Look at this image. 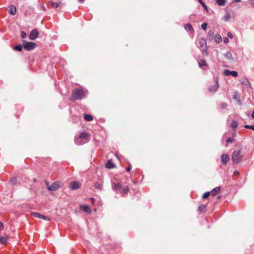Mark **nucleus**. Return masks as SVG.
<instances>
[{
	"label": "nucleus",
	"instance_id": "f257e3e1",
	"mask_svg": "<svg viewBox=\"0 0 254 254\" xmlns=\"http://www.w3.org/2000/svg\"><path fill=\"white\" fill-rule=\"evenodd\" d=\"M89 135L87 132H81L78 136L75 137L74 141L76 144L81 145L88 141Z\"/></svg>",
	"mask_w": 254,
	"mask_h": 254
},
{
	"label": "nucleus",
	"instance_id": "f03ea898",
	"mask_svg": "<svg viewBox=\"0 0 254 254\" xmlns=\"http://www.w3.org/2000/svg\"><path fill=\"white\" fill-rule=\"evenodd\" d=\"M88 94L87 90H83L79 88H75L72 92V97L74 100H81L85 98Z\"/></svg>",
	"mask_w": 254,
	"mask_h": 254
},
{
	"label": "nucleus",
	"instance_id": "7ed1b4c3",
	"mask_svg": "<svg viewBox=\"0 0 254 254\" xmlns=\"http://www.w3.org/2000/svg\"><path fill=\"white\" fill-rule=\"evenodd\" d=\"M196 44L197 47L199 48L202 52V54L204 55L207 56V46L206 39L203 38H199L197 40Z\"/></svg>",
	"mask_w": 254,
	"mask_h": 254
},
{
	"label": "nucleus",
	"instance_id": "20e7f679",
	"mask_svg": "<svg viewBox=\"0 0 254 254\" xmlns=\"http://www.w3.org/2000/svg\"><path fill=\"white\" fill-rule=\"evenodd\" d=\"M243 158V154L240 150L234 151L232 154V160L234 164L239 163Z\"/></svg>",
	"mask_w": 254,
	"mask_h": 254
},
{
	"label": "nucleus",
	"instance_id": "39448f33",
	"mask_svg": "<svg viewBox=\"0 0 254 254\" xmlns=\"http://www.w3.org/2000/svg\"><path fill=\"white\" fill-rule=\"evenodd\" d=\"M23 47L27 51H31L33 50L36 47L37 44L32 42H27L25 40L22 41Z\"/></svg>",
	"mask_w": 254,
	"mask_h": 254
},
{
	"label": "nucleus",
	"instance_id": "423d86ee",
	"mask_svg": "<svg viewBox=\"0 0 254 254\" xmlns=\"http://www.w3.org/2000/svg\"><path fill=\"white\" fill-rule=\"evenodd\" d=\"M38 31L37 29H34L31 31L29 38L31 40H34L38 37Z\"/></svg>",
	"mask_w": 254,
	"mask_h": 254
},
{
	"label": "nucleus",
	"instance_id": "0eeeda50",
	"mask_svg": "<svg viewBox=\"0 0 254 254\" xmlns=\"http://www.w3.org/2000/svg\"><path fill=\"white\" fill-rule=\"evenodd\" d=\"M61 188V185L59 183L55 182L48 187V190L51 191H55Z\"/></svg>",
	"mask_w": 254,
	"mask_h": 254
},
{
	"label": "nucleus",
	"instance_id": "6e6552de",
	"mask_svg": "<svg viewBox=\"0 0 254 254\" xmlns=\"http://www.w3.org/2000/svg\"><path fill=\"white\" fill-rule=\"evenodd\" d=\"M31 214L36 217L39 218L40 219L46 220V221H50L51 219L49 217H46L43 215H42L37 212H32Z\"/></svg>",
	"mask_w": 254,
	"mask_h": 254
},
{
	"label": "nucleus",
	"instance_id": "1a4fd4ad",
	"mask_svg": "<svg viewBox=\"0 0 254 254\" xmlns=\"http://www.w3.org/2000/svg\"><path fill=\"white\" fill-rule=\"evenodd\" d=\"M81 185L80 183L74 181L70 184V188L72 190H76L80 188Z\"/></svg>",
	"mask_w": 254,
	"mask_h": 254
},
{
	"label": "nucleus",
	"instance_id": "9d476101",
	"mask_svg": "<svg viewBox=\"0 0 254 254\" xmlns=\"http://www.w3.org/2000/svg\"><path fill=\"white\" fill-rule=\"evenodd\" d=\"M224 74L225 76L232 75L234 77H236L238 76V72L236 71H230L229 69H225L224 71Z\"/></svg>",
	"mask_w": 254,
	"mask_h": 254
},
{
	"label": "nucleus",
	"instance_id": "9b49d317",
	"mask_svg": "<svg viewBox=\"0 0 254 254\" xmlns=\"http://www.w3.org/2000/svg\"><path fill=\"white\" fill-rule=\"evenodd\" d=\"M112 187L114 190H118L121 189L122 185L120 183H112Z\"/></svg>",
	"mask_w": 254,
	"mask_h": 254
},
{
	"label": "nucleus",
	"instance_id": "f8f14e48",
	"mask_svg": "<svg viewBox=\"0 0 254 254\" xmlns=\"http://www.w3.org/2000/svg\"><path fill=\"white\" fill-rule=\"evenodd\" d=\"M229 160V156L227 154H223L221 155V161L223 164H226Z\"/></svg>",
	"mask_w": 254,
	"mask_h": 254
},
{
	"label": "nucleus",
	"instance_id": "ddd939ff",
	"mask_svg": "<svg viewBox=\"0 0 254 254\" xmlns=\"http://www.w3.org/2000/svg\"><path fill=\"white\" fill-rule=\"evenodd\" d=\"M105 167L108 169H111L115 168L116 166L112 160H109L105 164Z\"/></svg>",
	"mask_w": 254,
	"mask_h": 254
},
{
	"label": "nucleus",
	"instance_id": "4468645a",
	"mask_svg": "<svg viewBox=\"0 0 254 254\" xmlns=\"http://www.w3.org/2000/svg\"><path fill=\"white\" fill-rule=\"evenodd\" d=\"M218 87H219L218 82L217 80H216L215 84L211 87H210L209 90L210 92H215L217 90Z\"/></svg>",
	"mask_w": 254,
	"mask_h": 254
},
{
	"label": "nucleus",
	"instance_id": "2eb2a0df",
	"mask_svg": "<svg viewBox=\"0 0 254 254\" xmlns=\"http://www.w3.org/2000/svg\"><path fill=\"white\" fill-rule=\"evenodd\" d=\"M80 208L83 211L87 212L88 213H90L91 212V210L89 207V206L87 205H81L80 206Z\"/></svg>",
	"mask_w": 254,
	"mask_h": 254
},
{
	"label": "nucleus",
	"instance_id": "dca6fc26",
	"mask_svg": "<svg viewBox=\"0 0 254 254\" xmlns=\"http://www.w3.org/2000/svg\"><path fill=\"white\" fill-rule=\"evenodd\" d=\"M9 12L11 15H14L16 13V6L14 5H10Z\"/></svg>",
	"mask_w": 254,
	"mask_h": 254
},
{
	"label": "nucleus",
	"instance_id": "f3484780",
	"mask_svg": "<svg viewBox=\"0 0 254 254\" xmlns=\"http://www.w3.org/2000/svg\"><path fill=\"white\" fill-rule=\"evenodd\" d=\"M214 41L216 43L219 44L222 41L221 36L219 34H216L214 36Z\"/></svg>",
	"mask_w": 254,
	"mask_h": 254
},
{
	"label": "nucleus",
	"instance_id": "a211bd4d",
	"mask_svg": "<svg viewBox=\"0 0 254 254\" xmlns=\"http://www.w3.org/2000/svg\"><path fill=\"white\" fill-rule=\"evenodd\" d=\"M220 190V188L219 187H217L210 191V194L212 196H214L216 195V193L218 192Z\"/></svg>",
	"mask_w": 254,
	"mask_h": 254
},
{
	"label": "nucleus",
	"instance_id": "6ab92c4d",
	"mask_svg": "<svg viewBox=\"0 0 254 254\" xmlns=\"http://www.w3.org/2000/svg\"><path fill=\"white\" fill-rule=\"evenodd\" d=\"M184 28L189 32L193 31V28L191 24H187L184 26Z\"/></svg>",
	"mask_w": 254,
	"mask_h": 254
},
{
	"label": "nucleus",
	"instance_id": "aec40b11",
	"mask_svg": "<svg viewBox=\"0 0 254 254\" xmlns=\"http://www.w3.org/2000/svg\"><path fill=\"white\" fill-rule=\"evenodd\" d=\"M199 66L202 67L203 66H207V64L204 60H201L198 62Z\"/></svg>",
	"mask_w": 254,
	"mask_h": 254
},
{
	"label": "nucleus",
	"instance_id": "412c9836",
	"mask_svg": "<svg viewBox=\"0 0 254 254\" xmlns=\"http://www.w3.org/2000/svg\"><path fill=\"white\" fill-rule=\"evenodd\" d=\"M84 118L86 121H88V122L91 121L93 119V117L91 115H88V114H84Z\"/></svg>",
	"mask_w": 254,
	"mask_h": 254
},
{
	"label": "nucleus",
	"instance_id": "4be33fe9",
	"mask_svg": "<svg viewBox=\"0 0 254 254\" xmlns=\"http://www.w3.org/2000/svg\"><path fill=\"white\" fill-rule=\"evenodd\" d=\"M94 187L96 189H98V190H101L103 189V185L102 184L99 183H96L94 184Z\"/></svg>",
	"mask_w": 254,
	"mask_h": 254
},
{
	"label": "nucleus",
	"instance_id": "5701e85b",
	"mask_svg": "<svg viewBox=\"0 0 254 254\" xmlns=\"http://www.w3.org/2000/svg\"><path fill=\"white\" fill-rule=\"evenodd\" d=\"M7 242V238L5 237H0V242L3 244L5 245Z\"/></svg>",
	"mask_w": 254,
	"mask_h": 254
},
{
	"label": "nucleus",
	"instance_id": "b1692460",
	"mask_svg": "<svg viewBox=\"0 0 254 254\" xmlns=\"http://www.w3.org/2000/svg\"><path fill=\"white\" fill-rule=\"evenodd\" d=\"M217 3L220 6H224L226 3V0H217Z\"/></svg>",
	"mask_w": 254,
	"mask_h": 254
},
{
	"label": "nucleus",
	"instance_id": "393cba45",
	"mask_svg": "<svg viewBox=\"0 0 254 254\" xmlns=\"http://www.w3.org/2000/svg\"><path fill=\"white\" fill-rule=\"evenodd\" d=\"M231 127H232V128H233L234 129L237 128L238 127L237 122L236 121H234V120L232 121L231 124Z\"/></svg>",
	"mask_w": 254,
	"mask_h": 254
},
{
	"label": "nucleus",
	"instance_id": "a878e982",
	"mask_svg": "<svg viewBox=\"0 0 254 254\" xmlns=\"http://www.w3.org/2000/svg\"><path fill=\"white\" fill-rule=\"evenodd\" d=\"M22 46L20 44L16 45V46H14V50H15V51H19V52H21L22 51Z\"/></svg>",
	"mask_w": 254,
	"mask_h": 254
},
{
	"label": "nucleus",
	"instance_id": "bb28decb",
	"mask_svg": "<svg viewBox=\"0 0 254 254\" xmlns=\"http://www.w3.org/2000/svg\"><path fill=\"white\" fill-rule=\"evenodd\" d=\"M128 190H129V189H128L127 186L126 187H124L122 190L121 193L122 194H124L127 193V192L128 191Z\"/></svg>",
	"mask_w": 254,
	"mask_h": 254
},
{
	"label": "nucleus",
	"instance_id": "cd10ccee",
	"mask_svg": "<svg viewBox=\"0 0 254 254\" xmlns=\"http://www.w3.org/2000/svg\"><path fill=\"white\" fill-rule=\"evenodd\" d=\"M61 4V3L60 2H52V6L53 8H58V7H59Z\"/></svg>",
	"mask_w": 254,
	"mask_h": 254
},
{
	"label": "nucleus",
	"instance_id": "c85d7f7f",
	"mask_svg": "<svg viewBox=\"0 0 254 254\" xmlns=\"http://www.w3.org/2000/svg\"><path fill=\"white\" fill-rule=\"evenodd\" d=\"M225 57L228 59H232V54H231V52H227L225 54Z\"/></svg>",
	"mask_w": 254,
	"mask_h": 254
},
{
	"label": "nucleus",
	"instance_id": "c756f323",
	"mask_svg": "<svg viewBox=\"0 0 254 254\" xmlns=\"http://www.w3.org/2000/svg\"><path fill=\"white\" fill-rule=\"evenodd\" d=\"M205 208H206V205L202 204V205H200L198 207V209L199 211L202 212V211H204Z\"/></svg>",
	"mask_w": 254,
	"mask_h": 254
},
{
	"label": "nucleus",
	"instance_id": "7c9ffc66",
	"mask_svg": "<svg viewBox=\"0 0 254 254\" xmlns=\"http://www.w3.org/2000/svg\"><path fill=\"white\" fill-rule=\"evenodd\" d=\"M210 194H210V191H207L203 194L202 198L205 199V198H207Z\"/></svg>",
	"mask_w": 254,
	"mask_h": 254
},
{
	"label": "nucleus",
	"instance_id": "2f4dec72",
	"mask_svg": "<svg viewBox=\"0 0 254 254\" xmlns=\"http://www.w3.org/2000/svg\"><path fill=\"white\" fill-rule=\"evenodd\" d=\"M244 127L246 128L251 129L254 130V125H252V126L246 125L244 126Z\"/></svg>",
	"mask_w": 254,
	"mask_h": 254
},
{
	"label": "nucleus",
	"instance_id": "473e14b6",
	"mask_svg": "<svg viewBox=\"0 0 254 254\" xmlns=\"http://www.w3.org/2000/svg\"><path fill=\"white\" fill-rule=\"evenodd\" d=\"M207 26V24L206 23H203L201 25V27L203 30H206Z\"/></svg>",
	"mask_w": 254,
	"mask_h": 254
},
{
	"label": "nucleus",
	"instance_id": "72a5a7b5",
	"mask_svg": "<svg viewBox=\"0 0 254 254\" xmlns=\"http://www.w3.org/2000/svg\"><path fill=\"white\" fill-rule=\"evenodd\" d=\"M220 106L221 109H224L227 107V105L226 103L223 102L220 104Z\"/></svg>",
	"mask_w": 254,
	"mask_h": 254
},
{
	"label": "nucleus",
	"instance_id": "f704fd0d",
	"mask_svg": "<svg viewBox=\"0 0 254 254\" xmlns=\"http://www.w3.org/2000/svg\"><path fill=\"white\" fill-rule=\"evenodd\" d=\"M26 36V33L24 32V31H22L21 33V37L22 39H24L25 38V37Z\"/></svg>",
	"mask_w": 254,
	"mask_h": 254
},
{
	"label": "nucleus",
	"instance_id": "c9c22d12",
	"mask_svg": "<svg viewBox=\"0 0 254 254\" xmlns=\"http://www.w3.org/2000/svg\"><path fill=\"white\" fill-rule=\"evenodd\" d=\"M227 36L229 38H230L231 39L233 38V35L231 32H228Z\"/></svg>",
	"mask_w": 254,
	"mask_h": 254
},
{
	"label": "nucleus",
	"instance_id": "e433bc0d",
	"mask_svg": "<svg viewBox=\"0 0 254 254\" xmlns=\"http://www.w3.org/2000/svg\"><path fill=\"white\" fill-rule=\"evenodd\" d=\"M234 141V139L231 138H229L226 140L227 143H231Z\"/></svg>",
	"mask_w": 254,
	"mask_h": 254
},
{
	"label": "nucleus",
	"instance_id": "4c0bfd02",
	"mask_svg": "<svg viewBox=\"0 0 254 254\" xmlns=\"http://www.w3.org/2000/svg\"><path fill=\"white\" fill-rule=\"evenodd\" d=\"M4 228V226L1 222H0V231H2Z\"/></svg>",
	"mask_w": 254,
	"mask_h": 254
},
{
	"label": "nucleus",
	"instance_id": "58836bf2",
	"mask_svg": "<svg viewBox=\"0 0 254 254\" xmlns=\"http://www.w3.org/2000/svg\"><path fill=\"white\" fill-rule=\"evenodd\" d=\"M131 165L129 164L128 166L126 168V171L127 172L130 171L131 170Z\"/></svg>",
	"mask_w": 254,
	"mask_h": 254
},
{
	"label": "nucleus",
	"instance_id": "ea45409f",
	"mask_svg": "<svg viewBox=\"0 0 254 254\" xmlns=\"http://www.w3.org/2000/svg\"><path fill=\"white\" fill-rule=\"evenodd\" d=\"M201 4L203 6V7L206 9V10H207V5L205 4V3L203 2L201 3Z\"/></svg>",
	"mask_w": 254,
	"mask_h": 254
},
{
	"label": "nucleus",
	"instance_id": "a19ab883",
	"mask_svg": "<svg viewBox=\"0 0 254 254\" xmlns=\"http://www.w3.org/2000/svg\"><path fill=\"white\" fill-rule=\"evenodd\" d=\"M208 35L209 36H213L214 35V32L212 31H209L208 33Z\"/></svg>",
	"mask_w": 254,
	"mask_h": 254
},
{
	"label": "nucleus",
	"instance_id": "79ce46f5",
	"mask_svg": "<svg viewBox=\"0 0 254 254\" xmlns=\"http://www.w3.org/2000/svg\"><path fill=\"white\" fill-rule=\"evenodd\" d=\"M16 181V178H12V179H11L10 182H11V183L12 184H14L15 183Z\"/></svg>",
	"mask_w": 254,
	"mask_h": 254
},
{
	"label": "nucleus",
	"instance_id": "37998d69",
	"mask_svg": "<svg viewBox=\"0 0 254 254\" xmlns=\"http://www.w3.org/2000/svg\"><path fill=\"white\" fill-rule=\"evenodd\" d=\"M223 41L225 44H227L228 43H229V40L227 38H225L224 39Z\"/></svg>",
	"mask_w": 254,
	"mask_h": 254
},
{
	"label": "nucleus",
	"instance_id": "c03bdc74",
	"mask_svg": "<svg viewBox=\"0 0 254 254\" xmlns=\"http://www.w3.org/2000/svg\"><path fill=\"white\" fill-rule=\"evenodd\" d=\"M239 174V172H238V171H235L234 172V175H237V174Z\"/></svg>",
	"mask_w": 254,
	"mask_h": 254
},
{
	"label": "nucleus",
	"instance_id": "a18cd8bd",
	"mask_svg": "<svg viewBox=\"0 0 254 254\" xmlns=\"http://www.w3.org/2000/svg\"><path fill=\"white\" fill-rule=\"evenodd\" d=\"M251 3L254 5V0H251Z\"/></svg>",
	"mask_w": 254,
	"mask_h": 254
},
{
	"label": "nucleus",
	"instance_id": "49530a36",
	"mask_svg": "<svg viewBox=\"0 0 254 254\" xmlns=\"http://www.w3.org/2000/svg\"><path fill=\"white\" fill-rule=\"evenodd\" d=\"M252 117L253 119H254V111L253 112L252 114Z\"/></svg>",
	"mask_w": 254,
	"mask_h": 254
},
{
	"label": "nucleus",
	"instance_id": "de8ad7c7",
	"mask_svg": "<svg viewBox=\"0 0 254 254\" xmlns=\"http://www.w3.org/2000/svg\"><path fill=\"white\" fill-rule=\"evenodd\" d=\"M234 1H235V2H240V1H241V0H234Z\"/></svg>",
	"mask_w": 254,
	"mask_h": 254
},
{
	"label": "nucleus",
	"instance_id": "09e8293b",
	"mask_svg": "<svg viewBox=\"0 0 254 254\" xmlns=\"http://www.w3.org/2000/svg\"><path fill=\"white\" fill-rule=\"evenodd\" d=\"M200 3V4L203 2V1L202 0H197Z\"/></svg>",
	"mask_w": 254,
	"mask_h": 254
},
{
	"label": "nucleus",
	"instance_id": "8fccbe9b",
	"mask_svg": "<svg viewBox=\"0 0 254 254\" xmlns=\"http://www.w3.org/2000/svg\"><path fill=\"white\" fill-rule=\"evenodd\" d=\"M84 0H79V1L80 2H81V3H82V2H83L84 1Z\"/></svg>",
	"mask_w": 254,
	"mask_h": 254
},
{
	"label": "nucleus",
	"instance_id": "3c124183",
	"mask_svg": "<svg viewBox=\"0 0 254 254\" xmlns=\"http://www.w3.org/2000/svg\"><path fill=\"white\" fill-rule=\"evenodd\" d=\"M91 199L92 200V201L93 202L94 198L92 197V198H91Z\"/></svg>",
	"mask_w": 254,
	"mask_h": 254
},
{
	"label": "nucleus",
	"instance_id": "603ef678",
	"mask_svg": "<svg viewBox=\"0 0 254 254\" xmlns=\"http://www.w3.org/2000/svg\"><path fill=\"white\" fill-rule=\"evenodd\" d=\"M226 18H229V15H228V16H226Z\"/></svg>",
	"mask_w": 254,
	"mask_h": 254
},
{
	"label": "nucleus",
	"instance_id": "864d4df0",
	"mask_svg": "<svg viewBox=\"0 0 254 254\" xmlns=\"http://www.w3.org/2000/svg\"><path fill=\"white\" fill-rule=\"evenodd\" d=\"M226 18H229V15H228V16H226Z\"/></svg>",
	"mask_w": 254,
	"mask_h": 254
}]
</instances>
